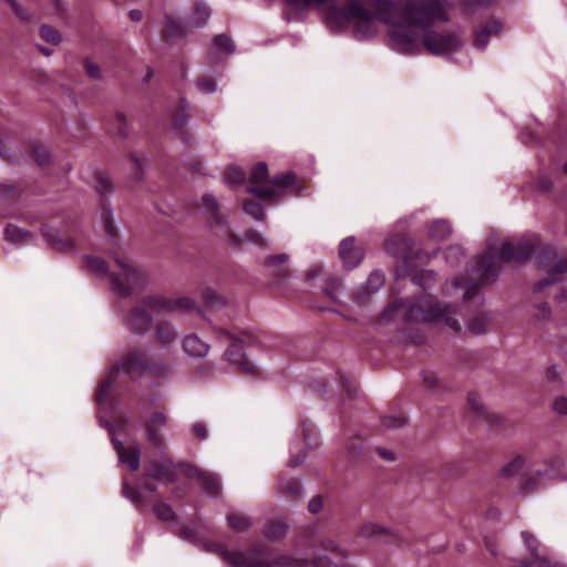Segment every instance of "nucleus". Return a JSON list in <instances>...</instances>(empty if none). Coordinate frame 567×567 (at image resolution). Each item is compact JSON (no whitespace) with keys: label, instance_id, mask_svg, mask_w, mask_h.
<instances>
[{"label":"nucleus","instance_id":"obj_1","mask_svg":"<svg viewBox=\"0 0 567 567\" xmlns=\"http://www.w3.org/2000/svg\"><path fill=\"white\" fill-rule=\"evenodd\" d=\"M300 9H317L333 31L352 29L357 37L378 34L388 27L392 47L401 53H414L422 47L435 55L449 54L461 47L455 34L432 31L434 23L446 21L442 0H285Z\"/></svg>","mask_w":567,"mask_h":567},{"label":"nucleus","instance_id":"obj_2","mask_svg":"<svg viewBox=\"0 0 567 567\" xmlns=\"http://www.w3.org/2000/svg\"><path fill=\"white\" fill-rule=\"evenodd\" d=\"M205 546L208 551L218 555L231 567H353L344 561L347 554L332 540L323 544L327 555L311 560L303 558L299 553L270 555L256 551H230L224 545L213 542Z\"/></svg>","mask_w":567,"mask_h":567},{"label":"nucleus","instance_id":"obj_3","mask_svg":"<svg viewBox=\"0 0 567 567\" xmlns=\"http://www.w3.org/2000/svg\"><path fill=\"white\" fill-rule=\"evenodd\" d=\"M86 267L99 276H109L111 290L118 296H128L146 282V274L125 257H114V268L107 274V265L99 257L86 256Z\"/></svg>","mask_w":567,"mask_h":567},{"label":"nucleus","instance_id":"obj_4","mask_svg":"<svg viewBox=\"0 0 567 567\" xmlns=\"http://www.w3.org/2000/svg\"><path fill=\"white\" fill-rule=\"evenodd\" d=\"M533 249L534 245L530 239H522L514 246L508 241L498 243L496 237H491L487 252L481 257L477 271L484 281H489L497 274L502 262L520 261L527 258Z\"/></svg>","mask_w":567,"mask_h":567},{"label":"nucleus","instance_id":"obj_5","mask_svg":"<svg viewBox=\"0 0 567 567\" xmlns=\"http://www.w3.org/2000/svg\"><path fill=\"white\" fill-rule=\"evenodd\" d=\"M249 192L257 195L259 198L277 202L282 197L285 188L290 187L291 192L298 194L301 188L295 185V175L286 173L274 179L268 178V168L265 163L255 165L250 173Z\"/></svg>","mask_w":567,"mask_h":567},{"label":"nucleus","instance_id":"obj_6","mask_svg":"<svg viewBox=\"0 0 567 567\" xmlns=\"http://www.w3.org/2000/svg\"><path fill=\"white\" fill-rule=\"evenodd\" d=\"M409 316L415 321L443 322L453 331H458L461 329L460 320L456 317V310L443 302L420 300L410 308Z\"/></svg>","mask_w":567,"mask_h":567},{"label":"nucleus","instance_id":"obj_7","mask_svg":"<svg viewBox=\"0 0 567 567\" xmlns=\"http://www.w3.org/2000/svg\"><path fill=\"white\" fill-rule=\"evenodd\" d=\"M146 371L145 353L140 350L131 351L123 360L120 367L112 370L110 374L103 380L96 391V402L102 405L110 393L112 384L115 382V375L120 372L127 374L130 378L135 379Z\"/></svg>","mask_w":567,"mask_h":567},{"label":"nucleus","instance_id":"obj_8","mask_svg":"<svg viewBox=\"0 0 567 567\" xmlns=\"http://www.w3.org/2000/svg\"><path fill=\"white\" fill-rule=\"evenodd\" d=\"M305 282L308 286L306 290H319L327 297L338 300L340 282L323 271L321 266L313 265L309 267L305 272Z\"/></svg>","mask_w":567,"mask_h":567},{"label":"nucleus","instance_id":"obj_9","mask_svg":"<svg viewBox=\"0 0 567 567\" xmlns=\"http://www.w3.org/2000/svg\"><path fill=\"white\" fill-rule=\"evenodd\" d=\"M147 306L152 310H164L168 312H193L198 310L197 303L189 297L167 299L161 296H153L147 299Z\"/></svg>","mask_w":567,"mask_h":567},{"label":"nucleus","instance_id":"obj_10","mask_svg":"<svg viewBox=\"0 0 567 567\" xmlns=\"http://www.w3.org/2000/svg\"><path fill=\"white\" fill-rule=\"evenodd\" d=\"M166 424V415L162 412H153L146 420V440L156 447L164 443L163 427Z\"/></svg>","mask_w":567,"mask_h":567},{"label":"nucleus","instance_id":"obj_11","mask_svg":"<svg viewBox=\"0 0 567 567\" xmlns=\"http://www.w3.org/2000/svg\"><path fill=\"white\" fill-rule=\"evenodd\" d=\"M200 206L207 215V219L212 230L216 235L225 233V223L221 214L219 213L218 204L212 195H205L202 198Z\"/></svg>","mask_w":567,"mask_h":567},{"label":"nucleus","instance_id":"obj_12","mask_svg":"<svg viewBox=\"0 0 567 567\" xmlns=\"http://www.w3.org/2000/svg\"><path fill=\"white\" fill-rule=\"evenodd\" d=\"M226 355L230 364L237 367L240 372L248 375H255L259 372V367L249 360L239 346L231 347Z\"/></svg>","mask_w":567,"mask_h":567},{"label":"nucleus","instance_id":"obj_13","mask_svg":"<svg viewBox=\"0 0 567 567\" xmlns=\"http://www.w3.org/2000/svg\"><path fill=\"white\" fill-rule=\"evenodd\" d=\"M188 25L182 18L173 12L165 13L163 35L168 41L181 39L186 33Z\"/></svg>","mask_w":567,"mask_h":567},{"label":"nucleus","instance_id":"obj_14","mask_svg":"<svg viewBox=\"0 0 567 567\" xmlns=\"http://www.w3.org/2000/svg\"><path fill=\"white\" fill-rule=\"evenodd\" d=\"M339 255L342 264L347 268H353L363 259V251L361 248L354 246V238L348 237L340 244Z\"/></svg>","mask_w":567,"mask_h":567},{"label":"nucleus","instance_id":"obj_15","mask_svg":"<svg viewBox=\"0 0 567 567\" xmlns=\"http://www.w3.org/2000/svg\"><path fill=\"white\" fill-rule=\"evenodd\" d=\"M458 290L462 291L464 300H470L478 293V286L461 278L449 280L443 286V295L446 297L455 296Z\"/></svg>","mask_w":567,"mask_h":567},{"label":"nucleus","instance_id":"obj_16","mask_svg":"<svg viewBox=\"0 0 567 567\" xmlns=\"http://www.w3.org/2000/svg\"><path fill=\"white\" fill-rule=\"evenodd\" d=\"M114 449L118 454L121 463L127 464L132 471H136L140 466L141 451L137 445L123 446L120 441L112 439Z\"/></svg>","mask_w":567,"mask_h":567},{"label":"nucleus","instance_id":"obj_17","mask_svg":"<svg viewBox=\"0 0 567 567\" xmlns=\"http://www.w3.org/2000/svg\"><path fill=\"white\" fill-rule=\"evenodd\" d=\"M183 349L189 357L204 358L209 351V346L197 336L190 334L184 339Z\"/></svg>","mask_w":567,"mask_h":567},{"label":"nucleus","instance_id":"obj_18","mask_svg":"<svg viewBox=\"0 0 567 567\" xmlns=\"http://www.w3.org/2000/svg\"><path fill=\"white\" fill-rule=\"evenodd\" d=\"M190 475L196 477L209 494L215 495L220 491V482L215 474L193 468L190 470Z\"/></svg>","mask_w":567,"mask_h":567},{"label":"nucleus","instance_id":"obj_19","mask_svg":"<svg viewBox=\"0 0 567 567\" xmlns=\"http://www.w3.org/2000/svg\"><path fill=\"white\" fill-rule=\"evenodd\" d=\"M235 47L230 38L227 35L220 34L214 38L212 52L209 54V59L214 60L219 55H229L234 52Z\"/></svg>","mask_w":567,"mask_h":567},{"label":"nucleus","instance_id":"obj_20","mask_svg":"<svg viewBox=\"0 0 567 567\" xmlns=\"http://www.w3.org/2000/svg\"><path fill=\"white\" fill-rule=\"evenodd\" d=\"M42 235L44 239L55 249L60 251L68 250L72 247V241L63 237L58 230L52 228H43Z\"/></svg>","mask_w":567,"mask_h":567},{"label":"nucleus","instance_id":"obj_21","mask_svg":"<svg viewBox=\"0 0 567 567\" xmlns=\"http://www.w3.org/2000/svg\"><path fill=\"white\" fill-rule=\"evenodd\" d=\"M526 466V460L522 455L513 456L508 462L501 466L498 476L502 478H511L516 476Z\"/></svg>","mask_w":567,"mask_h":567},{"label":"nucleus","instance_id":"obj_22","mask_svg":"<svg viewBox=\"0 0 567 567\" xmlns=\"http://www.w3.org/2000/svg\"><path fill=\"white\" fill-rule=\"evenodd\" d=\"M210 10L204 2H196L193 12L187 18V25L189 28H197L203 25L209 18Z\"/></svg>","mask_w":567,"mask_h":567},{"label":"nucleus","instance_id":"obj_23","mask_svg":"<svg viewBox=\"0 0 567 567\" xmlns=\"http://www.w3.org/2000/svg\"><path fill=\"white\" fill-rule=\"evenodd\" d=\"M155 336L158 343L163 347H167L176 340L177 332L169 322L158 321Z\"/></svg>","mask_w":567,"mask_h":567},{"label":"nucleus","instance_id":"obj_24","mask_svg":"<svg viewBox=\"0 0 567 567\" xmlns=\"http://www.w3.org/2000/svg\"><path fill=\"white\" fill-rule=\"evenodd\" d=\"M128 324L136 332H143L151 326V316L144 309H135L128 317Z\"/></svg>","mask_w":567,"mask_h":567},{"label":"nucleus","instance_id":"obj_25","mask_svg":"<svg viewBox=\"0 0 567 567\" xmlns=\"http://www.w3.org/2000/svg\"><path fill=\"white\" fill-rule=\"evenodd\" d=\"M501 29V24L497 21H491L487 23L485 28L477 31L475 34V47L480 49H484L489 40L492 34L498 33Z\"/></svg>","mask_w":567,"mask_h":567},{"label":"nucleus","instance_id":"obj_26","mask_svg":"<svg viewBox=\"0 0 567 567\" xmlns=\"http://www.w3.org/2000/svg\"><path fill=\"white\" fill-rule=\"evenodd\" d=\"M4 236L8 241L13 243V244L28 243L31 237L30 233L14 226V225H8L4 228Z\"/></svg>","mask_w":567,"mask_h":567},{"label":"nucleus","instance_id":"obj_27","mask_svg":"<svg viewBox=\"0 0 567 567\" xmlns=\"http://www.w3.org/2000/svg\"><path fill=\"white\" fill-rule=\"evenodd\" d=\"M451 234V226L446 220H436L429 229V237L433 240L445 239Z\"/></svg>","mask_w":567,"mask_h":567},{"label":"nucleus","instance_id":"obj_28","mask_svg":"<svg viewBox=\"0 0 567 567\" xmlns=\"http://www.w3.org/2000/svg\"><path fill=\"white\" fill-rule=\"evenodd\" d=\"M150 476L159 481H169L173 475V465L171 462H164L161 466L152 465L147 470Z\"/></svg>","mask_w":567,"mask_h":567},{"label":"nucleus","instance_id":"obj_29","mask_svg":"<svg viewBox=\"0 0 567 567\" xmlns=\"http://www.w3.org/2000/svg\"><path fill=\"white\" fill-rule=\"evenodd\" d=\"M229 526L236 532H244L250 526V519L240 513H231L227 516Z\"/></svg>","mask_w":567,"mask_h":567},{"label":"nucleus","instance_id":"obj_30","mask_svg":"<svg viewBox=\"0 0 567 567\" xmlns=\"http://www.w3.org/2000/svg\"><path fill=\"white\" fill-rule=\"evenodd\" d=\"M202 299L203 302L209 307H220L226 302L225 298L212 288L203 290Z\"/></svg>","mask_w":567,"mask_h":567},{"label":"nucleus","instance_id":"obj_31","mask_svg":"<svg viewBox=\"0 0 567 567\" xmlns=\"http://www.w3.org/2000/svg\"><path fill=\"white\" fill-rule=\"evenodd\" d=\"M384 284V276L381 271H373L364 284V290L367 293L377 292Z\"/></svg>","mask_w":567,"mask_h":567},{"label":"nucleus","instance_id":"obj_32","mask_svg":"<svg viewBox=\"0 0 567 567\" xmlns=\"http://www.w3.org/2000/svg\"><path fill=\"white\" fill-rule=\"evenodd\" d=\"M281 492L291 498H296L301 494V484L297 480H285L280 482Z\"/></svg>","mask_w":567,"mask_h":567},{"label":"nucleus","instance_id":"obj_33","mask_svg":"<svg viewBox=\"0 0 567 567\" xmlns=\"http://www.w3.org/2000/svg\"><path fill=\"white\" fill-rule=\"evenodd\" d=\"M30 157L39 165H47L51 161L50 152L42 145H33L30 150Z\"/></svg>","mask_w":567,"mask_h":567},{"label":"nucleus","instance_id":"obj_34","mask_svg":"<svg viewBox=\"0 0 567 567\" xmlns=\"http://www.w3.org/2000/svg\"><path fill=\"white\" fill-rule=\"evenodd\" d=\"M245 179V173L239 167H229L225 175L226 184L230 186L241 185Z\"/></svg>","mask_w":567,"mask_h":567},{"label":"nucleus","instance_id":"obj_35","mask_svg":"<svg viewBox=\"0 0 567 567\" xmlns=\"http://www.w3.org/2000/svg\"><path fill=\"white\" fill-rule=\"evenodd\" d=\"M306 458V452L300 447L298 442H293L290 445V457L289 465L295 467L300 465Z\"/></svg>","mask_w":567,"mask_h":567},{"label":"nucleus","instance_id":"obj_36","mask_svg":"<svg viewBox=\"0 0 567 567\" xmlns=\"http://www.w3.org/2000/svg\"><path fill=\"white\" fill-rule=\"evenodd\" d=\"M40 35L44 41L53 45H56L61 42L60 33L58 32V30L50 25H42L40 29Z\"/></svg>","mask_w":567,"mask_h":567},{"label":"nucleus","instance_id":"obj_37","mask_svg":"<svg viewBox=\"0 0 567 567\" xmlns=\"http://www.w3.org/2000/svg\"><path fill=\"white\" fill-rule=\"evenodd\" d=\"M488 326V320L484 316L473 318L468 323L467 328L473 334L483 333Z\"/></svg>","mask_w":567,"mask_h":567},{"label":"nucleus","instance_id":"obj_38","mask_svg":"<svg viewBox=\"0 0 567 567\" xmlns=\"http://www.w3.org/2000/svg\"><path fill=\"white\" fill-rule=\"evenodd\" d=\"M244 210L246 214L252 216L257 220L264 219V208L258 202H246L244 205Z\"/></svg>","mask_w":567,"mask_h":567},{"label":"nucleus","instance_id":"obj_39","mask_svg":"<svg viewBox=\"0 0 567 567\" xmlns=\"http://www.w3.org/2000/svg\"><path fill=\"white\" fill-rule=\"evenodd\" d=\"M385 533H388V529L375 523H365L360 529V534L367 537H375Z\"/></svg>","mask_w":567,"mask_h":567},{"label":"nucleus","instance_id":"obj_40","mask_svg":"<svg viewBox=\"0 0 567 567\" xmlns=\"http://www.w3.org/2000/svg\"><path fill=\"white\" fill-rule=\"evenodd\" d=\"M288 261V255L280 254L277 256H269L266 258V266L276 275H279V271L277 272V268Z\"/></svg>","mask_w":567,"mask_h":567},{"label":"nucleus","instance_id":"obj_41","mask_svg":"<svg viewBox=\"0 0 567 567\" xmlns=\"http://www.w3.org/2000/svg\"><path fill=\"white\" fill-rule=\"evenodd\" d=\"M463 258V249L460 246H451L445 251V259L449 264L457 265Z\"/></svg>","mask_w":567,"mask_h":567},{"label":"nucleus","instance_id":"obj_42","mask_svg":"<svg viewBox=\"0 0 567 567\" xmlns=\"http://www.w3.org/2000/svg\"><path fill=\"white\" fill-rule=\"evenodd\" d=\"M155 515L162 520L168 522L174 518L173 509L165 503H158L154 507Z\"/></svg>","mask_w":567,"mask_h":567},{"label":"nucleus","instance_id":"obj_43","mask_svg":"<svg viewBox=\"0 0 567 567\" xmlns=\"http://www.w3.org/2000/svg\"><path fill=\"white\" fill-rule=\"evenodd\" d=\"M10 8L13 10L16 16L23 21H30L32 18V14L24 8H22L21 4H19L16 0H4Z\"/></svg>","mask_w":567,"mask_h":567},{"label":"nucleus","instance_id":"obj_44","mask_svg":"<svg viewBox=\"0 0 567 567\" xmlns=\"http://www.w3.org/2000/svg\"><path fill=\"white\" fill-rule=\"evenodd\" d=\"M95 188H96L97 193H100L101 195H104L109 190H111L112 189V182L109 178V176L104 175V174H99L96 176Z\"/></svg>","mask_w":567,"mask_h":567},{"label":"nucleus","instance_id":"obj_45","mask_svg":"<svg viewBox=\"0 0 567 567\" xmlns=\"http://www.w3.org/2000/svg\"><path fill=\"white\" fill-rule=\"evenodd\" d=\"M122 489H123V494L125 495V497H127L134 504H140L142 498L144 497L142 492L136 491L133 487H130L127 483L123 484Z\"/></svg>","mask_w":567,"mask_h":567},{"label":"nucleus","instance_id":"obj_46","mask_svg":"<svg viewBox=\"0 0 567 567\" xmlns=\"http://www.w3.org/2000/svg\"><path fill=\"white\" fill-rule=\"evenodd\" d=\"M197 87L204 93H213L216 90V82L210 78H202L197 81Z\"/></svg>","mask_w":567,"mask_h":567},{"label":"nucleus","instance_id":"obj_47","mask_svg":"<svg viewBox=\"0 0 567 567\" xmlns=\"http://www.w3.org/2000/svg\"><path fill=\"white\" fill-rule=\"evenodd\" d=\"M404 422L405 420L401 415H388L382 419V424L385 427H400Z\"/></svg>","mask_w":567,"mask_h":567},{"label":"nucleus","instance_id":"obj_48","mask_svg":"<svg viewBox=\"0 0 567 567\" xmlns=\"http://www.w3.org/2000/svg\"><path fill=\"white\" fill-rule=\"evenodd\" d=\"M522 537L524 539L525 546L529 549V551L533 555L536 554L538 547L537 539L528 532H522Z\"/></svg>","mask_w":567,"mask_h":567},{"label":"nucleus","instance_id":"obj_49","mask_svg":"<svg viewBox=\"0 0 567 567\" xmlns=\"http://www.w3.org/2000/svg\"><path fill=\"white\" fill-rule=\"evenodd\" d=\"M467 405L475 412H482L483 401L476 393H470L467 396Z\"/></svg>","mask_w":567,"mask_h":567},{"label":"nucleus","instance_id":"obj_50","mask_svg":"<svg viewBox=\"0 0 567 567\" xmlns=\"http://www.w3.org/2000/svg\"><path fill=\"white\" fill-rule=\"evenodd\" d=\"M553 409L559 414H567V396H558L553 402Z\"/></svg>","mask_w":567,"mask_h":567},{"label":"nucleus","instance_id":"obj_51","mask_svg":"<svg viewBox=\"0 0 567 567\" xmlns=\"http://www.w3.org/2000/svg\"><path fill=\"white\" fill-rule=\"evenodd\" d=\"M11 145H8L4 141L0 138V155L10 162H19V157L12 155L8 151H11Z\"/></svg>","mask_w":567,"mask_h":567},{"label":"nucleus","instance_id":"obj_52","mask_svg":"<svg viewBox=\"0 0 567 567\" xmlns=\"http://www.w3.org/2000/svg\"><path fill=\"white\" fill-rule=\"evenodd\" d=\"M311 427L310 425H307L306 423L302 424L301 426V434L303 435L305 437V441L308 442V445L311 447V446H315L317 443L312 441V436H311Z\"/></svg>","mask_w":567,"mask_h":567},{"label":"nucleus","instance_id":"obj_53","mask_svg":"<svg viewBox=\"0 0 567 567\" xmlns=\"http://www.w3.org/2000/svg\"><path fill=\"white\" fill-rule=\"evenodd\" d=\"M284 533H285V526L284 525L269 526L267 528V532H266L268 537L281 536Z\"/></svg>","mask_w":567,"mask_h":567},{"label":"nucleus","instance_id":"obj_54","mask_svg":"<svg viewBox=\"0 0 567 567\" xmlns=\"http://www.w3.org/2000/svg\"><path fill=\"white\" fill-rule=\"evenodd\" d=\"M308 508L311 513H319L322 508V499L320 497H313L308 505Z\"/></svg>","mask_w":567,"mask_h":567},{"label":"nucleus","instance_id":"obj_55","mask_svg":"<svg viewBox=\"0 0 567 567\" xmlns=\"http://www.w3.org/2000/svg\"><path fill=\"white\" fill-rule=\"evenodd\" d=\"M193 430H194V433H195L198 437H200V439H206V436H207V431H206V427H205L202 423H196V424H194Z\"/></svg>","mask_w":567,"mask_h":567},{"label":"nucleus","instance_id":"obj_56","mask_svg":"<svg viewBox=\"0 0 567 567\" xmlns=\"http://www.w3.org/2000/svg\"><path fill=\"white\" fill-rule=\"evenodd\" d=\"M128 17L132 21L138 22L143 19V13L138 9H133L128 12Z\"/></svg>","mask_w":567,"mask_h":567},{"label":"nucleus","instance_id":"obj_57","mask_svg":"<svg viewBox=\"0 0 567 567\" xmlns=\"http://www.w3.org/2000/svg\"><path fill=\"white\" fill-rule=\"evenodd\" d=\"M150 370L154 375H164L165 371H168L169 369L166 365H163V367L153 365L150 368Z\"/></svg>","mask_w":567,"mask_h":567},{"label":"nucleus","instance_id":"obj_58","mask_svg":"<svg viewBox=\"0 0 567 567\" xmlns=\"http://www.w3.org/2000/svg\"><path fill=\"white\" fill-rule=\"evenodd\" d=\"M536 488V481L534 478H527L524 482L523 489L525 492L534 491Z\"/></svg>","mask_w":567,"mask_h":567},{"label":"nucleus","instance_id":"obj_59","mask_svg":"<svg viewBox=\"0 0 567 567\" xmlns=\"http://www.w3.org/2000/svg\"><path fill=\"white\" fill-rule=\"evenodd\" d=\"M86 70L93 78H97L100 75L97 65L92 62L86 63Z\"/></svg>","mask_w":567,"mask_h":567},{"label":"nucleus","instance_id":"obj_60","mask_svg":"<svg viewBox=\"0 0 567 567\" xmlns=\"http://www.w3.org/2000/svg\"><path fill=\"white\" fill-rule=\"evenodd\" d=\"M553 270L558 274L566 272L567 271V260H560L559 262H557L554 266Z\"/></svg>","mask_w":567,"mask_h":567},{"label":"nucleus","instance_id":"obj_61","mask_svg":"<svg viewBox=\"0 0 567 567\" xmlns=\"http://www.w3.org/2000/svg\"><path fill=\"white\" fill-rule=\"evenodd\" d=\"M186 121H187V115L184 112H182L181 114H176L174 116V123L178 126L184 125L186 123Z\"/></svg>","mask_w":567,"mask_h":567},{"label":"nucleus","instance_id":"obj_62","mask_svg":"<svg viewBox=\"0 0 567 567\" xmlns=\"http://www.w3.org/2000/svg\"><path fill=\"white\" fill-rule=\"evenodd\" d=\"M249 239L254 243L261 244V245H264L266 243V240L261 237V235H259L257 233L249 234Z\"/></svg>","mask_w":567,"mask_h":567},{"label":"nucleus","instance_id":"obj_63","mask_svg":"<svg viewBox=\"0 0 567 567\" xmlns=\"http://www.w3.org/2000/svg\"><path fill=\"white\" fill-rule=\"evenodd\" d=\"M116 120L118 122V133L125 134V130L122 127V125H124V123H125V117L123 115H117Z\"/></svg>","mask_w":567,"mask_h":567},{"label":"nucleus","instance_id":"obj_64","mask_svg":"<svg viewBox=\"0 0 567 567\" xmlns=\"http://www.w3.org/2000/svg\"><path fill=\"white\" fill-rule=\"evenodd\" d=\"M378 452L383 458H386L389 461L393 460V454L391 452L384 450H379Z\"/></svg>","mask_w":567,"mask_h":567}]
</instances>
